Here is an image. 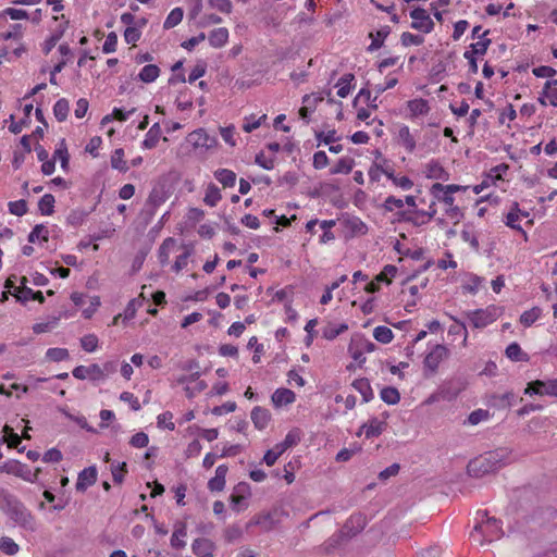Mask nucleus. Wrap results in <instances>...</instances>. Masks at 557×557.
Wrapping results in <instances>:
<instances>
[{
	"instance_id": "bf43d9fd",
	"label": "nucleus",
	"mask_w": 557,
	"mask_h": 557,
	"mask_svg": "<svg viewBox=\"0 0 557 557\" xmlns=\"http://www.w3.org/2000/svg\"><path fill=\"white\" fill-rule=\"evenodd\" d=\"M185 535H186L185 525H182L180 529H176L174 531V533L172 534L171 545L176 549H181V548L185 547V545H186L185 542L180 539V536H185Z\"/></svg>"
},
{
	"instance_id": "5fc2aeb1",
	"label": "nucleus",
	"mask_w": 557,
	"mask_h": 557,
	"mask_svg": "<svg viewBox=\"0 0 557 557\" xmlns=\"http://www.w3.org/2000/svg\"><path fill=\"white\" fill-rule=\"evenodd\" d=\"M87 214L88 213L84 210H79V209L72 210L70 212V214L67 215L66 221L69 224H71L73 226H77L84 222Z\"/></svg>"
},
{
	"instance_id": "473e14b6",
	"label": "nucleus",
	"mask_w": 557,
	"mask_h": 557,
	"mask_svg": "<svg viewBox=\"0 0 557 557\" xmlns=\"http://www.w3.org/2000/svg\"><path fill=\"white\" fill-rule=\"evenodd\" d=\"M408 108L414 116L426 114L430 110L428 101L422 98L408 101Z\"/></svg>"
},
{
	"instance_id": "603ef678",
	"label": "nucleus",
	"mask_w": 557,
	"mask_h": 557,
	"mask_svg": "<svg viewBox=\"0 0 557 557\" xmlns=\"http://www.w3.org/2000/svg\"><path fill=\"white\" fill-rule=\"evenodd\" d=\"M492 40L486 38L470 45L471 52L474 55H483L486 53Z\"/></svg>"
},
{
	"instance_id": "49530a36",
	"label": "nucleus",
	"mask_w": 557,
	"mask_h": 557,
	"mask_svg": "<svg viewBox=\"0 0 557 557\" xmlns=\"http://www.w3.org/2000/svg\"><path fill=\"white\" fill-rule=\"evenodd\" d=\"M0 549L4 554L12 556L18 552L20 547L11 537L3 536L0 541Z\"/></svg>"
},
{
	"instance_id": "c756f323",
	"label": "nucleus",
	"mask_w": 557,
	"mask_h": 557,
	"mask_svg": "<svg viewBox=\"0 0 557 557\" xmlns=\"http://www.w3.org/2000/svg\"><path fill=\"white\" fill-rule=\"evenodd\" d=\"M54 202L55 199L53 195L46 194L44 195L39 202H38V209L42 215H51L54 212Z\"/></svg>"
},
{
	"instance_id": "f704fd0d",
	"label": "nucleus",
	"mask_w": 557,
	"mask_h": 557,
	"mask_svg": "<svg viewBox=\"0 0 557 557\" xmlns=\"http://www.w3.org/2000/svg\"><path fill=\"white\" fill-rule=\"evenodd\" d=\"M221 198L222 196L220 189L214 184H209L203 198L205 203L210 207H215Z\"/></svg>"
},
{
	"instance_id": "680f3d73",
	"label": "nucleus",
	"mask_w": 557,
	"mask_h": 557,
	"mask_svg": "<svg viewBox=\"0 0 557 557\" xmlns=\"http://www.w3.org/2000/svg\"><path fill=\"white\" fill-rule=\"evenodd\" d=\"M207 64L205 62H198L195 67L191 70L189 76H188V83H194L198 78L202 77L206 74Z\"/></svg>"
},
{
	"instance_id": "5701e85b",
	"label": "nucleus",
	"mask_w": 557,
	"mask_h": 557,
	"mask_svg": "<svg viewBox=\"0 0 557 557\" xmlns=\"http://www.w3.org/2000/svg\"><path fill=\"white\" fill-rule=\"evenodd\" d=\"M382 173H384L394 183V185H396L405 190L410 189L413 186V182L409 177L396 176L394 174L393 169L387 168V170H382Z\"/></svg>"
},
{
	"instance_id": "58836bf2",
	"label": "nucleus",
	"mask_w": 557,
	"mask_h": 557,
	"mask_svg": "<svg viewBox=\"0 0 557 557\" xmlns=\"http://www.w3.org/2000/svg\"><path fill=\"white\" fill-rule=\"evenodd\" d=\"M184 12L181 8L173 9L166 16L163 27L170 29L180 24L183 20Z\"/></svg>"
},
{
	"instance_id": "a211bd4d",
	"label": "nucleus",
	"mask_w": 557,
	"mask_h": 557,
	"mask_svg": "<svg viewBox=\"0 0 557 557\" xmlns=\"http://www.w3.org/2000/svg\"><path fill=\"white\" fill-rule=\"evenodd\" d=\"M352 387L362 395V400L364 403L370 401L374 396L370 382L367 377L355 380L352 382Z\"/></svg>"
},
{
	"instance_id": "e2e57ef3",
	"label": "nucleus",
	"mask_w": 557,
	"mask_h": 557,
	"mask_svg": "<svg viewBox=\"0 0 557 557\" xmlns=\"http://www.w3.org/2000/svg\"><path fill=\"white\" fill-rule=\"evenodd\" d=\"M184 249H185L184 252L181 253L176 258V260L173 264V270L175 272H180L182 269H184L187 265V260H188L189 256L191 255V250L189 248L184 247Z\"/></svg>"
},
{
	"instance_id": "bb28decb",
	"label": "nucleus",
	"mask_w": 557,
	"mask_h": 557,
	"mask_svg": "<svg viewBox=\"0 0 557 557\" xmlns=\"http://www.w3.org/2000/svg\"><path fill=\"white\" fill-rule=\"evenodd\" d=\"M426 176L429 178L446 180L448 174L437 161H431L426 164Z\"/></svg>"
},
{
	"instance_id": "3c124183",
	"label": "nucleus",
	"mask_w": 557,
	"mask_h": 557,
	"mask_svg": "<svg viewBox=\"0 0 557 557\" xmlns=\"http://www.w3.org/2000/svg\"><path fill=\"white\" fill-rule=\"evenodd\" d=\"M546 387V383L541 380H535L530 382L525 389L524 394L528 395H544V389Z\"/></svg>"
},
{
	"instance_id": "4468645a",
	"label": "nucleus",
	"mask_w": 557,
	"mask_h": 557,
	"mask_svg": "<svg viewBox=\"0 0 557 557\" xmlns=\"http://www.w3.org/2000/svg\"><path fill=\"white\" fill-rule=\"evenodd\" d=\"M386 428V422L380 421L377 418H372L368 423L361 425L367 438L376 437L382 434Z\"/></svg>"
},
{
	"instance_id": "c03bdc74",
	"label": "nucleus",
	"mask_w": 557,
	"mask_h": 557,
	"mask_svg": "<svg viewBox=\"0 0 557 557\" xmlns=\"http://www.w3.org/2000/svg\"><path fill=\"white\" fill-rule=\"evenodd\" d=\"M541 315V309L537 307L532 308L531 310L524 311L520 317V322L524 326L532 325Z\"/></svg>"
},
{
	"instance_id": "1a4fd4ad",
	"label": "nucleus",
	"mask_w": 557,
	"mask_h": 557,
	"mask_svg": "<svg viewBox=\"0 0 557 557\" xmlns=\"http://www.w3.org/2000/svg\"><path fill=\"white\" fill-rule=\"evenodd\" d=\"M0 471L8 474H14L27 481H33L32 471L27 468V466L21 463L17 460H9L4 462L0 467Z\"/></svg>"
},
{
	"instance_id": "e433bc0d",
	"label": "nucleus",
	"mask_w": 557,
	"mask_h": 557,
	"mask_svg": "<svg viewBox=\"0 0 557 557\" xmlns=\"http://www.w3.org/2000/svg\"><path fill=\"white\" fill-rule=\"evenodd\" d=\"M355 81V75L351 73L345 74L343 77L339 78L337 86H339V89L337 90V95L341 98H345L348 96V94L351 90V82Z\"/></svg>"
},
{
	"instance_id": "7c9ffc66",
	"label": "nucleus",
	"mask_w": 557,
	"mask_h": 557,
	"mask_svg": "<svg viewBox=\"0 0 557 557\" xmlns=\"http://www.w3.org/2000/svg\"><path fill=\"white\" fill-rule=\"evenodd\" d=\"M506 356L512 361H528V354L523 352L518 343H511L506 348Z\"/></svg>"
},
{
	"instance_id": "f03ea898",
	"label": "nucleus",
	"mask_w": 557,
	"mask_h": 557,
	"mask_svg": "<svg viewBox=\"0 0 557 557\" xmlns=\"http://www.w3.org/2000/svg\"><path fill=\"white\" fill-rule=\"evenodd\" d=\"M481 515V512H478ZM487 516L486 512H482V521L478 522L471 533V537L476 541L480 545L492 543L494 540L500 539L503 531L498 525V521L495 518H484Z\"/></svg>"
},
{
	"instance_id": "13d9d810",
	"label": "nucleus",
	"mask_w": 557,
	"mask_h": 557,
	"mask_svg": "<svg viewBox=\"0 0 557 557\" xmlns=\"http://www.w3.org/2000/svg\"><path fill=\"white\" fill-rule=\"evenodd\" d=\"M283 453H285V450H281L278 448V444H276L272 449L267 450L263 457V461L268 466H273Z\"/></svg>"
},
{
	"instance_id": "4d7b16f0",
	"label": "nucleus",
	"mask_w": 557,
	"mask_h": 557,
	"mask_svg": "<svg viewBox=\"0 0 557 557\" xmlns=\"http://www.w3.org/2000/svg\"><path fill=\"white\" fill-rule=\"evenodd\" d=\"M557 81H547L544 86V94L549 99L552 106L557 107V88H552L556 85Z\"/></svg>"
},
{
	"instance_id": "dca6fc26",
	"label": "nucleus",
	"mask_w": 557,
	"mask_h": 557,
	"mask_svg": "<svg viewBox=\"0 0 557 557\" xmlns=\"http://www.w3.org/2000/svg\"><path fill=\"white\" fill-rule=\"evenodd\" d=\"M295 393L287 388H277L272 395V401L276 407L295 401Z\"/></svg>"
},
{
	"instance_id": "20e7f679",
	"label": "nucleus",
	"mask_w": 557,
	"mask_h": 557,
	"mask_svg": "<svg viewBox=\"0 0 557 557\" xmlns=\"http://www.w3.org/2000/svg\"><path fill=\"white\" fill-rule=\"evenodd\" d=\"M448 356L449 350L446 346L441 344L435 345L423 360L424 375L428 377L435 374L440 363L447 359Z\"/></svg>"
},
{
	"instance_id": "37998d69",
	"label": "nucleus",
	"mask_w": 557,
	"mask_h": 557,
	"mask_svg": "<svg viewBox=\"0 0 557 557\" xmlns=\"http://www.w3.org/2000/svg\"><path fill=\"white\" fill-rule=\"evenodd\" d=\"M397 273V268L393 264H387L383 270L375 276L376 282H385L386 284L392 283V277Z\"/></svg>"
},
{
	"instance_id": "a18cd8bd",
	"label": "nucleus",
	"mask_w": 557,
	"mask_h": 557,
	"mask_svg": "<svg viewBox=\"0 0 557 557\" xmlns=\"http://www.w3.org/2000/svg\"><path fill=\"white\" fill-rule=\"evenodd\" d=\"M48 228L42 224H37L33 231L28 234V242L35 243L39 237H41L42 240H48Z\"/></svg>"
},
{
	"instance_id": "39448f33",
	"label": "nucleus",
	"mask_w": 557,
	"mask_h": 557,
	"mask_svg": "<svg viewBox=\"0 0 557 557\" xmlns=\"http://www.w3.org/2000/svg\"><path fill=\"white\" fill-rule=\"evenodd\" d=\"M467 319L475 329H483L497 319L496 308L478 309L466 312Z\"/></svg>"
},
{
	"instance_id": "052dcab7",
	"label": "nucleus",
	"mask_w": 557,
	"mask_h": 557,
	"mask_svg": "<svg viewBox=\"0 0 557 557\" xmlns=\"http://www.w3.org/2000/svg\"><path fill=\"white\" fill-rule=\"evenodd\" d=\"M173 414L170 411H165L158 416V426L166 428L170 431L175 429V424L172 422Z\"/></svg>"
},
{
	"instance_id": "de8ad7c7",
	"label": "nucleus",
	"mask_w": 557,
	"mask_h": 557,
	"mask_svg": "<svg viewBox=\"0 0 557 557\" xmlns=\"http://www.w3.org/2000/svg\"><path fill=\"white\" fill-rule=\"evenodd\" d=\"M9 211L11 214L22 216L27 213V202L24 199L9 202Z\"/></svg>"
},
{
	"instance_id": "2eb2a0df",
	"label": "nucleus",
	"mask_w": 557,
	"mask_h": 557,
	"mask_svg": "<svg viewBox=\"0 0 557 557\" xmlns=\"http://www.w3.org/2000/svg\"><path fill=\"white\" fill-rule=\"evenodd\" d=\"M391 28L389 26H384L377 32L373 33L371 32L369 34V37L372 39L370 46L367 48L369 52H373L377 49H380L384 45L385 38L389 35Z\"/></svg>"
},
{
	"instance_id": "a19ab883",
	"label": "nucleus",
	"mask_w": 557,
	"mask_h": 557,
	"mask_svg": "<svg viewBox=\"0 0 557 557\" xmlns=\"http://www.w3.org/2000/svg\"><path fill=\"white\" fill-rule=\"evenodd\" d=\"M300 441V432L298 430H292L287 433L284 441L278 443V448L281 450H287L288 448L295 446Z\"/></svg>"
},
{
	"instance_id": "c85d7f7f",
	"label": "nucleus",
	"mask_w": 557,
	"mask_h": 557,
	"mask_svg": "<svg viewBox=\"0 0 557 557\" xmlns=\"http://www.w3.org/2000/svg\"><path fill=\"white\" fill-rule=\"evenodd\" d=\"M59 159L61 162V168L64 171L69 170L70 154L67 151V146L65 144V139H62L59 147L55 149L53 153V159Z\"/></svg>"
},
{
	"instance_id": "0e129e2a",
	"label": "nucleus",
	"mask_w": 557,
	"mask_h": 557,
	"mask_svg": "<svg viewBox=\"0 0 557 557\" xmlns=\"http://www.w3.org/2000/svg\"><path fill=\"white\" fill-rule=\"evenodd\" d=\"M116 45H117V35L114 32H111L110 34H108V36L106 38V41L102 46V51L104 53L114 52L116 50Z\"/></svg>"
},
{
	"instance_id": "338daca9",
	"label": "nucleus",
	"mask_w": 557,
	"mask_h": 557,
	"mask_svg": "<svg viewBox=\"0 0 557 557\" xmlns=\"http://www.w3.org/2000/svg\"><path fill=\"white\" fill-rule=\"evenodd\" d=\"M209 5L222 13H231L232 11L231 0H209Z\"/></svg>"
},
{
	"instance_id": "69168bd1",
	"label": "nucleus",
	"mask_w": 557,
	"mask_h": 557,
	"mask_svg": "<svg viewBox=\"0 0 557 557\" xmlns=\"http://www.w3.org/2000/svg\"><path fill=\"white\" fill-rule=\"evenodd\" d=\"M149 443L148 435L144 432H138L131 437L129 444L136 448L146 447Z\"/></svg>"
},
{
	"instance_id": "09e8293b",
	"label": "nucleus",
	"mask_w": 557,
	"mask_h": 557,
	"mask_svg": "<svg viewBox=\"0 0 557 557\" xmlns=\"http://www.w3.org/2000/svg\"><path fill=\"white\" fill-rule=\"evenodd\" d=\"M111 472H112V478H113L114 483L121 484L124 480V475L127 473L126 462L112 465Z\"/></svg>"
},
{
	"instance_id": "b1692460",
	"label": "nucleus",
	"mask_w": 557,
	"mask_h": 557,
	"mask_svg": "<svg viewBox=\"0 0 557 557\" xmlns=\"http://www.w3.org/2000/svg\"><path fill=\"white\" fill-rule=\"evenodd\" d=\"M191 547L193 552L200 557L205 554H212L213 543L208 539H196Z\"/></svg>"
},
{
	"instance_id": "79ce46f5",
	"label": "nucleus",
	"mask_w": 557,
	"mask_h": 557,
	"mask_svg": "<svg viewBox=\"0 0 557 557\" xmlns=\"http://www.w3.org/2000/svg\"><path fill=\"white\" fill-rule=\"evenodd\" d=\"M355 164V160L351 158H342L338 160L337 164L331 170L332 174H348L351 172Z\"/></svg>"
},
{
	"instance_id": "864d4df0",
	"label": "nucleus",
	"mask_w": 557,
	"mask_h": 557,
	"mask_svg": "<svg viewBox=\"0 0 557 557\" xmlns=\"http://www.w3.org/2000/svg\"><path fill=\"white\" fill-rule=\"evenodd\" d=\"M400 41H401V45L405 47H408L410 45L419 46V45L423 44L424 38L420 35H414V34L405 32L400 36Z\"/></svg>"
},
{
	"instance_id": "a878e982",
	"label": "nucleus",
	"mask_w": 557,
	"mask_h": 557,
	"mask_svg": "<svg viewBox=\"0 0 557 557\" xmlns=\"http://www.w3.org/2000/svg\"><path fill=\"white\" fill-rule=\"evenodd\" d=\"M519 203L513 202L511 210L506 215V225L511 227L512 230L521 232L525 236L527 234L523 231V228L519 224H516V222L519 220Z\"/></svg>"
},
{
	"instance_id": "2f4dec72",
	"label": "nucleus",
	"mask_w": 557,
	"mask_h": 557,
	"mask_svg": "<svg viewBox=\"0 0 557 557\" xmlns=\"http://www.w3.org/2000/svg\"><path fill=\"white\" fill-rule=\"evenodd\" d=\"M176 242L172 237H168L163 240L158 250V257L161 264H165L170 258V251L174 248Z\"/></svg>"
},
{
	"instance_id": "9d476101",
	"label": "nucleus",
	"mask_w": 557,
	"mask_h": 557,
	"mask_svg": "<svg viewBox=\"0 0 557 557\" xmlns=\"http://www.w3.org/2000/svg\"><path fill=\"white\" fill-rule=\"evenodd\" d=\"M251 523L261 527L265 532H269L277 527L280 523V513L274 510L267 513H260L253 518Z\"/></svg>"
},
{
	"instance_id": "f8f14e48",
	"label": "nucleus",
	"mask_w": 557,
	"mask_h": 557,
	"mask_svg": "<svg viewBox=\"0 0 557 557\" xmlns=\"http://www.w3.org/2000/svg\"><path fill=\"white\" fill-rule=\"evenodd\" d=\"M189 141L196 147L211 148L215 144V139L207 134L202 128H199L189 134Z\"/></svg>"
},
{
	"instance_id": "9b49d317",
	"label": "nucleus",
	"mask_w": 557,
	"mask_h": 557,
	"mask_svg": "<svg viewBox=\"0 0 557 557\" xmlns=\"http://www.w3.org/2000/svg\"><path fill=\"white\" fill-rule=\"evenodd\" d=\"M97 481V468L95 466H90L85 468L83 471L78 473L77 482H76V491L85 492L89 486L94 485Z\"/></svg>"
},
{
	"instance_id": "0eeeda50",
	"label": "nucleus",
	"mask_w": 557,
	"mask_h": 557,
	"mask_svg": "<svg viewBox=\"0 0 557 557\" xmlns=\"http://www.w3.org/2000/svg\"><path fill=\"white\" fill-rule=\"evenodd\" d=\"M367 525V517L362 513L350 516L344 523L341 533L345 539H351L359 534Z\"/></svg>"
},
{
	"instance_id": "f257e3e1",
	"label": "nucleus",
	"mask_w": 557,
	"mask_h": 557,
	"mask_svg": "<svg viewBox=\"0 0 557 557\" xmlns=\"http://www.w3.org/2000/svg\"><path fill=\"white\" fill-rule=\"evenodd\" d=\"M3 511L17 525L25 530H35V520L30 511L14 496L5 494L1 500Z\"/></svg>"
},
{
	"instance_id": "aec40b11",
	"label": "nucleus",
	"mask_w": 557,
	"mask_h": 557,
	"mask_svg": "<svg viewBox=\"0 0 557 557\" xmlns=\"http://www.w3.org/2000/svg\"><path fill=\"white\" fill-rule=\"evenodd\" d=\"M161 136V127L159 123H154L146 134L143 146L146 149H152L157 146Z\"/></svg>"
},
{
	"instance_id": "ea45409f",
	"label": "nucleus",
	"mask_w": 557,
	"mask_h": 557,
	"mask_svg": "<svg viewBox=\"0 0 557 557\" xmlns=\"http://www.w3.org/2000/svg\"><path fill=\"white\" fill-rule=\"evenodd\" d=\"M111 166L121 172H126L128 166L124 160V150L122 148L115 149L111 157Z\"/></svg>"
},
{
	"instance_id": "c9c22d12",
	"label": "nucleus",
	"mask_w": 557,
	"mask_h": 557,
	"mask_svg": "<svg viewBox=\"0 0 557 557\" xmlns=\"http://www.w3.org/2000/svg\"><path fill=\"white\" fill-rule=\"evenodd\" d=\"M70 111L69 101L64 98L59 99L53 106V114L59 122L66 120Z\"/></svg>"
},
{
	"instance_id": "4be33fe9",
	"label": "nucleus",
	"mask_w": 557,
	"mask_h": 557,
	"mask_svg": "<svg viewBox=\"0 0 557 557\" xmlns=\"http://www.w3.org/2000/svg\"><path fill=\"white\" fill-rule=\"evenodd\" d=\"M214 177L223 185V187H233L236 182L235 172L228 169H219L214 172Z\"/></svg>"
},
{
	"instance_id": "7ed1b4c3",
	"label": "nucleus",
	"mask_w": 557,
	"mask_h": 557,
	"mask_svg": "<svg viewBox=\"0 0 557 557\" xmlns=\"http://www.w3.org/2000/svg\"><path fill=\"white\" fill-rule=\"evenodd\" d=\"M500 468V458L498 454L488 453L484 456L472 459L468 466L467 471L469 475L480 478L485 474L497 471Z\"/></svg>"
},
{
	"instance_id": "72a5a7b5",
	"label": "nucleus",
	"mask_w": 557,
	"mask_h": 557,
	"mask_svg": "<svg viewBox=\"0 0 557 557\" xmlns=\"http://www.w3.org/2000/svg\"><path fill=\"white\" fill-rule=\"evenodd\" d=\"M399 140L401 141V145L409 151L412 152L416 148V140L413 136L410 134L408 126H403L399 128L398 132Z\"/></svg>"
},
{
	"instance_id": "6e6d98bb",
	"label": "nucleus",
	"mask_w": 557,
	"mask_h": 557,
	"mask_svg": "<svg viewBox=\"0 0 557 557\" xmlns=\"http://www.w3.org/2000/svg\"><path fill=\"white\" fill-rule=\"evenodd\" d=\"M82 348L88 352L96 350L98 337L95 334H87L81 338Z\"/></svg>"
},
{
	"instance_id": "6ab92c4d",
	"label": "nucleus",
	"mask_w": 557,
	"mask_h": 557,
	"mask_svg": "<svg viewBox=\"0 0 557 557\" xmlns=\"http://www.w3.org/2000/svg\"><path fill=\"white\" fill-rule=\"evenodd\" d=\"M69 26V21H65L64 24H61L59 28L45 41L42 51L45 54H48L64 35L65 29Z\"/></svg>"
},
{
	"instance_id": "cd10ccee",
	"label": "nucleus",
	"mask_w": 557,
	"mask_h": 557,
	"mask_svg": "<svg viewBox=\"0 0 557 557\" xmlns=\"http://www.w3.org/2000/svg\"><path fill=\"white\" fill-rule=\"evenodd\" d=\"M381 399L387 405H396L400 401V394L396 387L386 386L380 393Z\"/></svg>"
},
{
	"instance_id": "4c0bfd02",
	"label": "nucleus",
	"mask_w": 557,
	"mask_h": 557,
	"mask_svg": "<svg viewBox=\"0 0 557 557\" xmlns=\"http://www.w3.org/2000/svg\"><path fill=\"white\" fill-rule=\"evenodd\" d=\"M373 337L382 344H388L393 341L394 334L389 327L381 325L374 329Z\"/></svg>"
},
{
	"instance_id": "6e6552de",
	"label": "nucleus",
	"mask_w": 557,
	"mask_h": 557,
	"mask_svg": "<svg viewBox=\"0 0 557 557\" xmlns=\"http://www.w3.org/2000/svg\"><path fill=\"white\" fill-rule=\"evenodd\" d=\"M410 17L413 20L411 27L423 33H431L434 28V22L422 8H416L410 12Z\"/></svg>"
},
{
	"instance_id": "774afa93",
	"label": "nucleus",
	"mask_w": 557,
	"mask_h": 557,
	"mask_svg": "<svg viewBox=\"0 0 557 557\" xmlns=\"http://www.w3.org/2000/svg\"><path fill=\"white\" fill-rule=\"evenodd\" d=\"M242 530L238 525H231L225 529L224 537L226 542L232 543L242 536Z\"/></svg>"
},
{
	"instance_id": "412c9836",
	"label": "nucleus",
	"mask_w": 557,
	"mask_h": 557,
	"mask_svg": "<svg viewBox=\"0 0 557 557\" xmlns=\"http://www.w3.org/2000/svg\"><path fill=\"white\" fill-rule=\"evenodd\" d=\"M160 75V69L154 64L145 65L138 74V79L144 83H152Z\"/></svg>"
},
{
	"instance_id": "f3484780",
	"label": "nucleus",
	"mask_w": 557,
	"mask_h": 557,
	"mask_svg": "<svg viewBox=\"0 0 557 557\" xmlns=\"http://www.w3.org/2000/svg\"><path fill=\"white\" fill-rule=\"evenodd\" d=\"M208 39L213 48H221L227 42L228 30L225 27L215 28L210 32Z\"/></svg>"
},
{
	"instance_id": "393cba45",
	"label": "nucleus",
	"mask_w": 557,
	"mask_h": 557,
	"mask_svg": "<svg viewBox=\"0 0 557 557\" xmlns=\"http://www.w3.org/2000/svg\"><path fill=\"white\" fill-rule=\"evenodd\" d=\"M515 400V394L512 392H506L500 395H493L492 401L493 406L498 409H505L512 406V401Z\"/></svg>"
},
{
	"instance_id": "8fccbe9b",
	"label": "nucleus",
	"mask_w": 557,
	"mask_h": 557,
	"mask_svg": "<svg viewBox=\"0 0 557 557\" xmlns=\"http://www.w3.org/2000/svg\"><path fill=\"white\" fill-rule=\"evenodd\" d=\"M46 356L51 361H62L69 358V351L65 348H49L46 352Z\"/></svg>"
},
{
	"instance_id": "423d86ee",
	"label": "nucleus",
	"mask_w": 557,
	"mask_h": 557,
	"mask_svg": "<svg viewBox=\"0 0 557 557\" xmlns=\"http://www.w3.org/2000/svg\"><path fill=\"white\" fill-rule=\"evenodd\" d=\"M250 496V486L246 482H239L234 486L230 496L231 508L237 512L247 508L246 499Z\"/></svg>"
},
{
	"instance_id": "ddd939ff",
	"label": "nucleus",
	"mask_w": 557,
	"mask_h": 557,
	"mask_svg": "<svg viewBox=\"0 0 557 557\" xmlns=\"http://www.w3.org/2000/svg\"><path fill=\"white\" fill-rule=\"evenodd\" d=\"M251 420L256 429L263 430L271 420V413L268 409L257 406L251 411Z\"/></svg>"
}]
</instances>
